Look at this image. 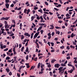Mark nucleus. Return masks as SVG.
Segmentation results:
<instances>
[{
  "label": "nucleus",
  "instance_id": "1",
  "mask_svg": "<svg viewBox=\"0 0 77 77\" xmlns=\"http://www.w3.org/2000/svg\"><path fill=\"white\" fill-rule=\"evenodd\" d=\"M60 66V65L59 64H55L54 65V67L55 68H59Z\"/></svg>",
  "mask_w": 77,
  "mask_h": 77
},
{
  "label": "nucleus",
  "instance_id": "2",
  "mask_svg": "<svg viewBox=\"0 0 77 77\" xmlns=\"http://www.w3.org/2000/svg\"><path fill=\"white\" fill-rule=\"evenodd\" d=\"M39 34V32L36 33L34 36L35 37V38H36Z\"/></svg>",
  "mask_w": 77,
  "mask_h": 77
},
{
  "label": "nucleus",
  "instance_id": "3",
  "mask_svg": "<svg viewBox=\"0 0 77 77\" xmlns=\"http://www.w3.org/2000/svg\"><path fill=\"white\" fill-rule=\"evenodd\" d=\"M5 6L7 7V8L9 9V5L8 3L5 4Z\"/></svg>",
  "mask_w": 77,
  "mask_h": 77
},
{
  "label": "nucleus",
  "instance_id": "4",
  "mask_svg": "<svg viewBox=\"0 0 77 77\" xmlns=\"http://www.w3.org/2000/svg\"><path fill=\"white\" fill-rule=\"evenodd\" d=\"M68 71V72H70V73H71H71H72V72H73V69H71V70H69Z\"/></svg>",
  "mask_w": 77,
  "mask_h": 77
},
{
  "label": "nucleus",
  "instance_id": "5",
  "mask_svg": "<svg viewBox=\"0 0 77 77\" xmlns=\"http://www.w3.org/2000/svg\"><path fill=\"white\" fill-rule=\"evenodd\" d=\"M55 61H56V60H55V59H52V60H51V62L52 63H53L54 62H55Z\"/></svg>",
  "mask_w": 77,
  "mask_h": 77
},
{
  "label": "nucleus",
  "instance_id": "6",
  "mask_svg": "<svg viewBox=\"0 0 77 77\" xmlns=\"http://www.w3.org/2000/svg\"><path fill=\"white\" fill-rule=\"evenodd\" d=\"M40 66H41V63H39L38 65V68H40Z\"/></svg>",
  "mask_w": 77,
  "mask_h": 77
},
{
  "label": "nucleus",
  "instance_id": "7",
  "mask_svg": "<svg viewBox=\"0 0 77 77\" xmlns=\"http://www.w3.org/2000/svg\"><path fill=\"white\" fill-rule=\"evenodd\" d=\"M0 47H1V49H3L4 47H3V44H0Z\"/></svg>",
  "mask_w": 77,
  "mask_h": 77
},
{
  "label": "nucleus",
  "instance_id": "8",
  "mask_svg": "<svg viewBox=\"0 0 77 77\" xmlns=\"http://www.w3.org/2000/svg\"><path fill=\"white\" fill-rule=\"evenodd\" d=\"M28 51H29V48L28 47H26V50H25L26 52H28Z\"/></svg>",
  "mask_w": 77,
  "mask_h": 77
},
{
  "label": "nucleus",
  "instance_id": "9",
  "mask_svg": "<svg viewBox=\"0 0 77 77\" xmlns=\"http://www.w3.org/2000/svg\"><path fill=\"white\" fill-rule=\"evenodd\" d=\"M6 70L7 72H9V71H10V70L6 68Z\"/></svg>",
  "mask_w": 77,
  "mask_h": 77
},
{
  "label": "nucleus",
  "instance_id": "10",
  "mask_svg": "<svg viewBox=\"0 0 77 77\" xmlns=\"http://www.w3.org/2000/svg\"><path fill=\"white\" fill-rule=\"evenodd\" d=\"M63 68V67H60L58 69V70H62Z\"/></svg>",
  "mask_w": 77,
  "mask_h": 77
},
{
  "label": "nucleus",
  "instance_id": "11",
  "mask_svg": "<svg viewBox=\"0 0 77 77\" xmlns=\"http://www.w3.org/2000/svg\"><path fill=\"white\" fill-rule=\"evenodd\" d=\"M63 68V67H60L58 69V70H62Z\"/></svg>",
  "mask_w": 77,
  "mask_h": 77
},
{
  "label": "nucleus",
  "instance_id": "12",
  "mask_svg": "<svg viewBox=\"0 0 77 77\" xmlns=\"http://www.w3.org/2000/svg\"><path fill=\"white\" fill-rule=\"evenodd\" d=\"M30 9H28L27 11V12H26V14H29V12H30Z\"/></svg>",
  "mask_w": 77,
  "mask_h": 77
},
{
  "label": "nucleus",
  "instance_id": "13",
  "mask_svg": "<svg viewBox=\"0 0 77 77\" xmlns=\"http://www.w3.org/2000/svg\"><path fill=\"white\" fill-rule=\"evenodd\" d=\"M33 35H34V33H32L31 36V39H32V38H33Z\"/></svg>",
  "mask_w": 77,
  "mask_h": 77
},
{
  "label": "nucleus",
  "instance_id": "14",
  "mask_svg": "<svg viewBox=\"0 0 77 77\" xmlns=\"http://www.w3.org/2000/svg\"><path fill=\"white\" fill-rule=\"evenodd\" d=\"M24 35H25V36H28L29 35V33L26 32L25 34H24Z\"/></svg>",
  "mask_w": 77,
  "mask_h": 77
},
{
  "label": "nucleus",
  "instance_id": "15",
  "mask_svg": "<svg viewBox=\"0 0 77 77\" xmlns=\"http://www.w3.org/2000/svg\"><path fill=\"white\" fill-rule=\"evenodd\" d=\"M5 19H6L5 18V17H2L1 18L0 20H5Z\"/></svg>",
  "mask_w": 77,
  "mask_h": 77
},
{
  "label": "nucleus",
  "instance_id": "16",
  "mask_svg": "<svg viewBox=\"0 0 77 77\" xmlns=\"http://www.w3.org/2000/svg\"><path fill=\"white\" fill-rule=\"evenodd\" d=\"M34 18H35V17H34L32 16L31 17V21H33V20H34Z\"/></svg>",
  "mask_w": 77,
  "mask_h": 77
},
{
  "label": "nucleus",
  "instance_id": "17",
  "mask_svg": "<svg viewBox=\"0 0 77 77\" xmlns=\"http://www.w3.org/2000/svg\"><path fill=\"white\" fill-rule=\"evenodd\" d=\"M24 47H23L22 48H21V51H22V52H23V50H24Z\"/></svg>",
  "mask_w": 77,
  "mask_h": 77
},
{
  "label": "nucleus",
  "instance_id": "18",
  "mask_svg": "<svg viewBox=\"0 0 77 77\" xmlns=\"http://www.w3.org/2000/svg\"><path fill=\"white\" fill-rule=\"evenodd\" d=\"M71 38H73L74 37V33H72L70 35Z\"/></svg>",
  "mask_w": 77,
  "mask_h": 77
},
{
  "label": "nucleus",
  "instance_id": "19",
  "mask_svg": "<svg viewBox=\"0 0 77 77\" xmlns=\"http://www.w3.org/2000/svg\"><path fill=\"white\" fill-rule=\"evenodd\" d=\"M6 60H9L10 59V57H7L6 58Z\"/></svg>",
  "mask_w": 77,
  "mask_h": 77
},
{
  "label": "nucleus",
  "instance_id": "20",
  "mask_svg": "<svg viewBox=\"0 0 77 77\" xmlns=\"http://www.w3.org/2000/svg\"><path fill=\"white\" fill-rule=\"evenodd\" d=\"M50 76H53V73H52V72H50Z\"/></svg>",
  "mask_w": 77,
  "mask_h": 77
},
{
  "label": "nucleus",
  "instance_id": "21",
  "mask_svg": "<svg viewBox=\"0 0 77 77\" xmlns=\"http://www.w3.org/2000/svg\"><path fill=\"white\" fill-rule=\"evenodd\" d=\"M38 9V8L37 7H36L35 6V8H34V10H36V9Z\"/></svg>",
  "mask_w": 77,
  "mask_h": 77
},
{
  "label": "nucleus",
  "instance_id": "22",
  "mask_svg": "<svg viewBox=\"0 0 77 77\" xmlns=\"http://www.w3.org/2000/svg\"><path fill=\"white\" fill-rule=\"evenodd\" d=\"M42 26H40L38 29H39V30H41L42 29Z\"/></svg>",
  "mask_w": 77,
  "mask_h": 77
},
{
  "label": "nucleus",
  "instance_id": "23",
  "mask_svg": "<svg viewBox=\"0 0 77 77\" xmlns=\"http://www.w3.org/2000/svg\"><path fill=\"white\" fill-rule=\"evenodd\" d=\"M37 59H38V57H36L33 60V61H37Z\"/></svg>",
  "mask_w": 77,
  "mask_h": 77
},
{
  "label": "nucleus",
  "instance_id": "24",
  "mask_svg": "<svg viewBox=\"0 0 77 77\" xmlns=\"http://www.w3.org/2000/svg\"><path fill=\"white\" fill-rule=\"evenodd\" d=\"M26 60H27L29 59V55H27L26 56Z\"/></svg>",
  "mask_w": 77,
  "mask_h": 77
},
{
  "label": "nucleus",
  "instance_id": "25",
  "mask_svg": "<svg viewBox=\"0 0 77 77\" xmlns=\"http://www.w3.org/2000/svg\"><path fill=\"white\" fill-rule=\"evenodd\" d=\"M24 36L23 35H21V39H24Z\"/></svg>",
  "mask_w": 77,
  "mask_h": 77
},
{
  "label": "nucleus",
  "instance_id": "26",
  "mask_svg": "<svg viewBox=\"0 0 77 77\" xmlns=\"http://www.w3.org/2000/svg\"><path fill=\"white\" fill-rule=\"evenodd\" d=\"M9 18H10V17H6V18H5V20H9Z\"/></svg>",
  "mask_w": 77,
  "mask_h": 77
},
{
  "label": "nucleus",
  "instance_id": "27",
  "mask_svg": "<svg viewBox=\"0 0 77 77\" xmlns=\"http://www.w3.org/2000/svg\"><path fill=\"white\" fill-rule=\"evenodd\" d=\"M54 9L55 10V11H59V9H57V8H54Z\"/></svg>",
  "mask_w": 77,
  "mask_h": 77
},
{
  "label": "nucleus",
  "instance_id": "28",
  "mask_svg": "<svg viewBox=\"0 0 77 77\" xmlns=\"http://www.w3.org/2000/svg\"><path fill=\"white\" fill-rule=\"evenodd\" d=\"M56 29H61V28L60 27H59L58 26H56L55 27Z\"/></svg>",
  "mask_w": 77,
  "mask_h": 77
},
{
  "label": "nucleus",
  "instance_id": "29",
  "mask_svg": "<svg viewBox=\"0 0 77 77\" xmlns=\"http://www.w3.org/2000/svg\"><path fill=\"white\" fill-rule=\"evenodd\" d=\"M56 34H58V35H59V34H60V32H59V31L56 32Z\"/></svg>",
  "mask_w": 77,
  "mask_h": 77
},
{
  "label": "nucleus",
  "instance_id": "30",
  "mask_svg": "<svg viewBox=\"0 0 77 77\" xmlns=\"http://www.w3.org/2000/svg\"><path fill=\"white\" fill-rule=\"evenodd\" d=\"M68 66H71V67H72L73 65H71V64H68Z\"/></svg>",
  "mask_w": 77,
  "mask_h": 77
},
{
  "label": "nucleus",
  "instance_id": "31",
  "mask_svg": "<svg viewBox=\"0 0 77 77\" xmlns=\"http://www.w3.org/2000/svg\"><path fill=\"white\" fill-rule=\"evenodd\" d=\"M5 2L7 3H8L9 2V0H5Z\"/></svg>",
  "mask_w": 77,
  "mask_h": 77
},
{
  "label": "nucleus",
  "instance_id": "32",
  "mask_svg": "<svg viewBox=\"0 0 77 77\" xmlns=\"http://www.w3.org/2000/svg\"><path fill=\"white\" fill-rule=\"evenodd\" d=\"M61 66H66V65L65 64L63 63L61 64Z\"/></svg>",
  "mask_w": 77,
  "mask_h": 77
},
{
  "label": "nucleus",
  "instance_id": "33",
  "mask_svg": "<svg viewBox=\"0 0 77 77\" xmlns=\"http://www.w3.org/2000/svg\"><path fill=\"white\" fill-rule=\"evenodd\" d=\"M40 32L41 33V34H43V32H44V30H41L40 31Z\"/></svg>",
  "mask_w": 77,
  "mask_h": 77
},
{
  "label": "nucleus",
  "instance_id": "34",
  "mask_svg": "<svg viewBox=\"0 0 77 77\" xmlns=\"http://www.w3.org/2000/svg\"><path fill=\"white\" fill-rule=\"evenodd\" d=\"M19 18H20V19H21V18H22L23 17L22 16H21V15H20L19 16Z\"/></svg>",
  "mask_w": 77,
  "mask_h": 77
},
{
  "label": "nucleus",
  "instance_id": "35",
  "mask_svg": "<svg viewBox=\"0 0 77 77\" xmlns=\"http://www.w3.org/2000/svg\"><path fill=\"white\" fill-rule=\"evenodd\" d=\"M51 46L52 47H53L54 46V43H51Z\"/></svg>",
  "mask_w": 77,
  "mask_h": 77
},
{
  "label": "nucleus",
  "instance_id": "36",
  "mask_svg": "<svg viewBox=\"0 0 77 77\" xmlns=\"http://www.w3.org/2000/svg\"><path fill=\"white\" fill-rule=\"evenodd\" d=\"M45 5H46L47 6H48V4L47 2H45Z\"/></svg>",
  "mask_w": 77,
  "mask_h": 77
},
{
  "label": "nucleus",
  "instance_id": "37",
  "mask_svg": "<svg viewBox=\"0 0 77 77\" xmlns=\"http://www.w3.org/2000/svg\"><path fill=\"white\" fill-rule=\"evenodd\" d=\"M61 49H63L64 48V46H63L60 47Z\"/></svg>",
  "mask_w": 77,
  "mask_h": 77
},
{
  "label": "nucleus",
  "instance_id": "38",
  "mask_svg": "<svg viewBox=\"0 0 77 77\" xmlns=\"http://www.w3.org/2000/svg\"><path fill=\"white\" fill-rule=\"evenodd\" d=\"M8 53H12V48L8 51Z\"/></svg>",
  "mask_w": 77,
  "mask_h": 77
},
{
  "label": "nucleus",
  "instance_id": "39",
  "mask_svg": "<svg viewBox=\"0 0 77 77\" xmlns=\"http://www.w3.org/2000/svg\"><path fill=\"white\" fill-rule=\"evenodd\" d=\"M66 17H69V14H67L66 15Z\"/></svg>",
  "mask_w": 77,
  "mask_h": 77
},
{
  "label": "nucleus",
  "instance_id": "40",
  "mask_svg": "<svg viewBox=\"0 0 77 77\" xmlns=\"http://www.w3.org/2000/svg\"><path fill=\"white\" fill-rule=\"evenodd\" d=\"M17 77H20V74H19V73H17Z\"/></svg>",
  "mask_w": 77,
  "mask_h": 77
},
{
  "label": "nucleus",
  "instance_id": "41",
  "mask_svg": "<svg viewBox=\"0 0 77 77\" xmlns=\"http://www.w3.org/2000/svg\"><path fill=\"white\" fill-rule=\"evenodd\" d=\"M36 19L37 20H40V18L39 17V16H38L36 17Z\"/></svg>",
  "mask_w": 77,
  "mask_h": 77
},
{
  "label": "nucleus",
  "instance_id": "42",
  "mask_svg": "<svg viewBox=\"0 0 77 77\" xmlns=\"http://www.w3.org/2000/svg\"><path fill=\"white\" fill-rule=\"evenodd\" d=\"M10 6H11V7L13 8V7H14V4H12Z\"/></svg>",
  "mask_w": 77,
  "mask_h": 77
},
{
  "label": "nucleus",
  "instance_id": "43",
  "mask_svg": "<svg viewBox=\"0 0 77 77\" xmlns=\"http://www.w3.org/2000/svg\"><path fill=\"white\" fill-rule=\"evenodd\" d=\"M26 11H27V9H25L24 11V13L26 14Z\"/></svg>",
  "mask_w": 77,
  "mask_h": 77
},
{
  "label": "nucleus",
  "instance_id": "44",
  "mask_svg": "<svg viewBox=\"0 0 77 77\" xmlns=\"http://www.w3.org/2000/svg\"><path fill=\"white\" fill-rule=\"evenodd\" d=\"M48 36H51V34L50 33V32H49L48 34Z\"/></svg>",
  "mask_w": 77,
  "mask_h": 77
},
{
  "label": "nucleus",
  "instance_id": "45",
  "mask_svg": "<svg viewBox=\"0 0 77 77\" xmlns=\"http://www.w3.org/2000/svg\"><path fill=\"white\" fill-rule=\"evenodd\" d=\"M72 68L73 71H74V70H75V67H74V66H72Z\"/></svg>",
  "mask_w": 77,
  "mask_h": 77
},
{
  "label": "nucleus",
  "instance_id": "46",
  "mask_svg": "<svg viewBox=\"0 0 77 77\" xmlns=\"http://www.w3.org/2000/svg\"><path fill=\"white\" fill-rule=\"evenodd\" d=\"M47 66L48 67V68H50V67H51V64H49L47 65Z\"/></svg>",
  "mask_w": 77,
  "mask_h": 77
},
{
  "label": "nucleus",
  "instance_id": "47",
  "mask_svg": "<svg viewBox=\"0 0 77 77\" xmlns=\"http://www.w3.org/2000/svg\"><path fill=\"white\" fill-rule=\"evenodd\" d=\"M67 59H68H68H70V58H71L69 56V57H66Z\"/></svg>",
  "mask_w": 77,
  "mask_h": 77
},
{
  "label": "nucleus",
  "instance_id": "48",
  "mask_svg": "<svg viewBox=\"0 0 77 77\" xmlns=\"http://www.w3.org/2000/svg\"><path fill=\"white\" fill-rule=\"evenodd\" d=\"M4 51H8V48H7L5 49H4Z\"/></svg>",
  "mask_w": 77,
  "mask_h": 77
},
{
  "label": "nucleus",
  "instance_id": "49",
  "mask_svg": "<svg viewBox=\"0 0 77 77\" xmlns=\"http://www.w3.org/2000/svg\"><path fill=\"white\" fill-rule=\"evenodd\" d=\"M74 63H77V61L76 60H75L74 61Z\"/></svg>",
  "mask_w": 77,
  "mask_h": 77
},
{
  "label": "nucleus",
  "instance_id": "50",
  "mask_svg": "<svg viewBox=\"0 0 77 77\" xmlns=\"http://www.w3.org/2000/svg\"><path fill=\"white\" fill-rule=\"evenodd\" d=\"M51 27H52V29H54V26L52 25H51Z\"/></svg>",
  "mask_w": 77,
  "mask_h": 77
},
{
  "label": "nucleus",
  "instance_id": "51",
  "mask_svg": "<svg viewBox=\"0 0 77 77\" xmlns=\"http://www.w3.org/2000/svg\"><path fill=\"white\" fill-rule=\"evenodd\" d=\"M43 57V56H40L39 57V59H42V58Z\"/></svg>",
  "mask_w": 77,
  "mask_h": 77
},
{
  "label": "nucleus",
  "instance_id": "52",
  "mask_svg": "<svg viewBox=\"0 0 77 77\" xmlns=\"http://www.w3.org/2000/svg\"><path fill=\"white\" fill-rule=\"evenodd\" d=\"M69 46H67L66 49H68V50H69L70 49V48H69Z\"/></svg>",
  "mask_w": 77,
  "mask_h": 77
},
{
  "label": "nucleus",
  "instance_id": "53",
  "mask_svg": "<svg viewBox=\"0 0 77 77\" xmlns=\"http://www.w3.org/2000/svg\"><path fill=\"white\" fill-rule=\"evenodd\" d=\"M59 71V73H60V72H61L62 71H63V70H58Z\"/></svg>",
  "mask_w": 77,
  "mask_h": 77
},
{
  "label": "nucleus",
  "instance_id": "54",
  "mask_svg": "<svg viewBox=\"0 0 77 77\" xmlns=\"http://www.w3.org/2000/svg\"><path fill=\"white\" fill-rule=\"evenodd\" d=\"M12 72H10L9 73V75H12Z\"/></svg>",
  "mask_w": 77,
  "mask_h": 77
},
{
  "label": "nucleus",
  "instance_id": "55",
  "mask_svg": "<svg viewBox=\"0 0 77 77\" xmlns=\"http://www.w3.org/2000/svg\"><path fill=\"white\" fill-rule=\"evenodd\" d=\"M27 39H25L23 41V42H26V41H27Z\"/></svg>",
  "mask_w": 77,
  "mask_h": 77
},
{
  "label": "nucleus",
  "instance_id": "56",
  "mask_svg": "<svg viewBox=\"0 0 77 77\" xmlns=\"http://www.w3.org/2000/svg\"><path fill=\"white\" fill-rule=\"evenodd\" d=\"M19 48H21V47H22V45H21V44H20L19 45Z\"/></svg>",
  "mask_w": 77,
  "mask_h": 77
},
{
  "label": "nucleus",
  "instance_id": "57",
  "mask_svg": "<svg viewBox=\"0 0 77 77\" xmlns=\"http://www.w3.org/2000/svg\"><path fill=\"white\" fill-rule=\"evenodd\" d=\"M51 35H52V36H54V32H52V33Z\"/></svg>",
  "mask_w": 77,
  "mask_h": 77
},
{
  "label": "nucleus",
  "instance_id": "58",
  "mask_svg": "<svg viewBox=\"0 0 77 77\" xmlns=\"http://www.w3.org/2000/svg\"><path fill=\"white\" fill-rule=\"evenodd\" d=\"M42 54H41V53H40V54H38V56L39 57L40 56H41V55H42Z\"/></svg>",
  "mask_w": 77,
  "mask_h": 77
},
{
  "label": "nucleus",
  "instance_id": "59",
  "mask_svg": "<svg viewBox=\"0 0 77 77\" xmlns=\"http://www.w3.org/2000/svg\"><path fill=\"white\" fill-rule=\"evenodd\" d=\"M7 55H8V56H11V54L10 53H9L8 52H7Z\"/></svg>",
  "mask_w": 77,
  "mask_h": 77
},
{
  "label": "nucleus",
  "instance_id": "60",
  "mask_svg": "<svg viewBox=\"0 0 77 77\" xmlns=\"http://www.w3.org/2000/svg\"><path fill=\"white\" fill-rule=\"evenodd\" d=\"M4 23V24H8V23H7V21H5Z\"/></svg>",
  "mask_w": 77,
  "mask_h": 77
},
{
  "label": "nucleus",
  "instance_id": "61",
  "mask_svg": "<svg viewBox=\"0 0 77 77\" xmlns=\"http://www.w3.org/2000/svg\"><path fill=\"white\" fill-rule=\"evenodd\" d=\"M43 17H46V14H44L43 16Z\"/></svg>",
  "mask_w": 77,
  "mask_h": 77
},
{
  "label": "nucleus",
  "instance_id": "62",
  "mask_svg": "<svg viewBox=\"0 0 77 77\" xmlns=\"http://www.w3.org/2000/svg\"><path fill=\"white\" fill-rule=\"evenodd\" d=\"M73 44H74V45H76V44L75 43V42L74 41L73 42Z\"/></svg>",
  "mask_w": 77,
  "mask_h": 77
},
{
  "label": "nucleus",
  "instance_id": "63",
  "mask_svg": "<svg viewBox=\"0 0 77 77\" xmlns=\"http://www.w3.org/2000/svg\"><path fill=\"white\" fill-rule=\"evenodd\" d=\"M3 35H6V33L4 32V33H3Z\"/></svg>",
  "mask_w": 77,
  "mask_h": 77
},
{
  "label": "nucleus",
  "instance_id": "64",
  "mask_svg": "<svg viewBox=\"0 0 77 77\" xmlns=\"http://www.w3.org/2000/svg\"><path fill=\"white\" fill-rule=\"evenodd\" d=\"M49 13L50 15H53V13H51V12H49Z\"/></svg>",
  "mask_w": 77,
  "mask_h": 77
}]
</instances>
